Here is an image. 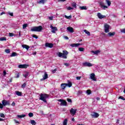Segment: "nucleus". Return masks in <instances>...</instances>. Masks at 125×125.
<instances>
[{"label": "nucleus", "mask_w": 125, "mask_h": 125, "mask_svg": "<svg viewBox=\"0 0 125 125\" xmlns=\"http://www.w3.org/2000/svg\"><path fill=\"white\" fill-rule=\"evenodd\" d=\"M48 95L46 94L41 93L40 95L39 99L40 100H42L45 103H46V102H47L46 99L47 98H48Z\"/></svg>", "instance_id": "f257e3e1"}, {"label": "nucleus", "mask_w": 125, "mask_h": 125, "mask_svg": "<svg viewBox=\"0 0 125 125\" xmlns=\"http://www.w3.org/2000/svg\"><path fill=\"white\" fill-rule=\"evenodd\" d=\"M62 52L63 53L61 52H59L58 56H59V57H62L64 59H67V55H68L69 53L66 50H63Z\"/></svg>", "instance_id": "f03ea898"}, {"label": "nucleus", "mask_w": 125, "mask_h": 125, "mask_svg": "<svg viewBox=\"0 0 125 125\" xmlns=\"http://www.w3.org/2000/svg\"><path fill=\"white\" fill-rule=\"evenodd\" d=\"M42 25L34 26L31 29V32H42Z\"/></svg>", "instance_id": "7ed1b4c3"}, {"label": "nucleus", "mask_w": 125, "mask_h": 125, "mask_svg": "<svg viewBox=\"0 0 125 125\" xmlns=\"http://www.w3.org/2000/svg\"><path fill=\"white\" fill-rule=\"evenodd\" d=\"M59 102H61L60 104V106H67V102L64 100L59 99L58 100Z\"/></svg>", "instance_id": "20e7f679"}, {"label": "nucleus", "mask_w": 125, "mask_h": 125, "mask_svg": "<svg viewBox=\"0 0 125 125\" xmlns=\"http://www.w3.org/2000/svg\"><path fill=\"white\" fill-rule=\"evenodd\" d=\"M2 104L3 106H9L10 105V103L9 102V101H6L5 100L2 101Z\"/></svg>", "instance_id": "39448f33"}, {"label": "nucleus", "mask_w": 125, "mask_h": 125, "mask_svg": "<svg viewBox=\"0 0 125 125\" xmlns=\"http://www.w3.org/2000/svg\"><path fill=\"white\" fill-rule=\"evenodd\" d=\"M110 29V25L108 24H104V32L105 33H109L110 32V30H109Z\"/></svg>", "instance_id": "423d86ee"}, {"label": "nucleus", "mask_w": 125, "mask_h": 125, "mask_svg": "<svg viewBox=\"0 0 125 125\" xmlns=\"http://www.w3.org/2000/svg\"><path fill=\"white\" fill-rule=\"evenodd\" d=\"M29 66L28 64H20L18 67L20 69H27V68Z\"/></svg>", "instance_id": "0eeeda50"}, {"label": "nucleus", "mask_w": 125, "mask_h": 125, "mask_svg": "<svg viewBox=\"0 0 125 125\" xmlns=\"http://www.w3.org/2000/svg\"><path fill=\"white\" fill-rule=\"evenodd\" d=\"M46 47H49V48H52L53 47V44L52 43L46 42L45 44Z\"/></svg>", "instance_id": "6e6552de"}, {"label": "nucleus", "mask_w": 125, "mask_h": 125, "mask_svg": "<svg viewBox=\"0 0 125 125\" xmlns=\"http://www.w3.org/2000/svg\"><path fill=\"white\" fill-rule=\"evenodd\" d=\"M70 113H71V115H73V116H74V115H76V113H77V109L72 108L70 110Z\"/></svg>", "instance_id": "1a4fd4ad"}, {"label": "nucleus", "mask_w": 125, "mask_h": 125, "mask_svg": "<svg viewBox=\"0 0 125 125\" xmlns=\"http://www.w3.org/2000/svg\"><path fill=\"white\" fill-rule=\"evenodd\" d=\"M83 65L85 67H92V64L90 62H85L83 63Z\"/></svg>", "instance_id": "9d476101"}, {"label": "nucleus", "mask_w": 125, "mask_h": 125, "mask_svg": "<svg viewBox=\"0 0 125 125\" xmlns=\"http://www.w3.org/2000/svg\"><path fill=\"white\" fill-rule=\"evenodd\" d=\"M97 16L99 19H103V18H106L105 16L102 15V14H101L100 13H98Z\"/></svg>", "instance_id": "9b49d317"}, {"label": "nucleus", "mask_w": 125, "mask_h": 125, "mask_svg": "<svg viewBox=\"0 0 125 125\" xmlns=\"http://www.w3.org/2000/svg\"><path fill=\"white\" fill-rule=\"evenodd\" d=\"M48 78V74L46 72L44 73V76H43V78L41 79V81H44V80H46V79Z\"/></svg>", "instance_id": "f8f14e48"}, {"label": "nucleus", "mask_w": 125, "mask_h": 125, "mask_svg": "<svg viewBox=\"0 0 125 125\" xmlns=\"http://www.w3.org/2000/svg\"><path fill=\"white\" fill-rule=\"evenodd\" d=\"M90 78L91 80H92L93 81L96 82L97 80L96 78H95V74L94 73H91L90 74Z\"/></svg>", "instance_id": "ddd939ff"}, {"label": "nucleus", "mask_w": 125, "mask_h": 125, "mask_svg": "<svg viewBox=\"0 0 125 125\" xmlns=\"http://www.w3.org/2000/svg\"><path fill=\"white\" fill-rule=\"evenodd\" d=\"M50 28L52 29V33L55 34V31H57V27L53 26L52 25L50 26Z\"/></svg>", "instance_id": "4468645a"}, {"label": "nucleus", "mask_w": 125, "mask_h": 125, "mask_svg": "<svg viewBox=\"0 0 125 125\" xmlns=\"http://www.w3.org/2000/svg\"><path fill=\"white\" fill-rule=\"evenodd\" d=\"M91 116L93 118H98L99 117V114H98L97 112H94V114H91Z\"/></svg>", "instance_id": "2eb2a0df"}, {"label": "nucleus", "mask_w": 125, "mask_h": 125, "mask_svg": "<svg viewBox=\"0 0 125 125\" xmlns=\"http://www.w3.org/2000/svg\"><path fill=\"white\" fill-rule=\"evenodd\" d=\"M67 30L69 33H74V28L73 27H68Z\"/></svg>", "instance_id": "dca6fc26"}, {"label": "nucleus", "mask_w": 125, "mask_h": 125, "mask_svg": "<svg viewBox=\"0 0 125 125\" xmlns=\"http://www.w3.org/2000/svg\"><path fill=\"white\" fill-rule=\"evenodd\" d=\"M81 43H72L70 44V46L72 47H77L79 46V45H81Z\"/></svg>", "instance_id": "f3484780"}, {"label": "nucleus", "mask_w": 125, "mask_h": 125, "mask_svg": "<svg viewBox=\"0 0 125 125\" xmlns=\"http://www.w3.org/2000/svg\"><path fill=\"white\" fill-rule=\"evenodd\" d=\"M116 35V32H109L107 34V36L108 37H113V36H115Z\"/></svg>", "instance_id": "a211bd4d"}, {"label": "nucleus", "mask_w": 125, "mask_h": 125, "mask_svg": "<svg viewBox=\"0 0 125 125\" xmlns=\"http://www.w3.org/2000/svg\"><path fill=\"white\" fill-rule=\"evenodd\" d=\"M47 1V0H41L39 1L38 2V3H42V4H44L45 2Z\"/></svg>", "instance_id": "6ab92c4d"}, {"label": "nucleus", "mask_w": 125, "mask_h": 125, "mask_svg": "<svg viewBox=\"0 0 125 125\" xmlns=\"http://www.w3.org/2000/svg\"><path fill=\"white\" fill-rule=\"evenodd\" d=\"M15 93L17 95H18V96H22V92H21L16 91Z\"/></svg>", "instance_id": "aec40b11"}, {"label": "nucleus", "mask_w": 125, "mask_h": 125, "mask_svg": "<svg viewBox=\"0 0 125 125\" xmlns=\"http://www.w3.org/2000/svg\"><path fill=\"white\" fill-rule=\"evenodd\" d=\"M66 86H67V85L65 83H62L61 85V87H62V89H65V88H66Z\"/></svg>", "instance_id": "412c9836"}, {"label": "nucleus", "mask_w": 125, "mask_h": 125, "mask_svg": "<svg viewBox=\"0 0 125 125\" xmlns=\"http://www.w3.org/2000/svg\"><path fill=\"white\" fill-rule=\"evenodd\" d=\"M91 52L92 53H94V54H95L96 55H97V54H98V53H100V51H99V50L91 51Z\"/></svg>", "instance_id": "4be33fe9"}, {"label": "nucleus", "mask_w": 125, "mask_h": 125, "mask_svg": "<svg viewBox=\"0 0 125 125\" xmlns=\"http://www.w3.org/2000/svg\"><path fill=\"white\" fill-rule=\"evenodd\" d=\"M22 46L23 48H25V49H27V50H28V49H29V48H30V46H29L26 44H23V45H22Z\"/></svg>", "instance_id": "5701e85b"}, {"label": "nucleus", "mask_w": 125, "mask_h": 125, "mask_svg": "<svg viewBox=\"0 0 125 125\" xmlns=\"http://www.w3.org/2000/svg\"><path fill=\"white\" fill-rule=\"evenodd\" d=\"M79 8L81 10H86L87 9V8H86V6H80Z\"/></svg>", "instance_id": "b1692460"}, {"label": "nucleus", "mask_w": 125, "mask_h": 125, "mask_svg": "<svg viewBox=\"0 0 125 125\" xmlns=\"http://www.w3.org/2000/svg\"><path fill=\"white\" fill-rule=\"evenodd\" d=\"M18 118L19 119H22V118H25L26 117V115L25 114H22L21 115H17Z\"/></svg>", "instance_id": "393cba45"}, {"label": "nucleus", "mask_w": 125, "mask_h": 125, "mask_svg": "<svg viewBox=\"0 0 125 125\" xmlns=\"http://www.w3.org/2000/svg\"><path fill=\"white\" fill-rule=\"evenodd\" d=\"M66 86H68V87H71V86H72V82H68V83H65Z\"/></svg>", "instance_id": "a878e982"}, {"label": "nucleus", "mask_w": 125, "mask_h": 125, "mask_svg": "<svg viewBox=\"0 0 125 125\" xmlns=\"http://www.w3.org/2000/svg\"><path fill=\"white\" fill-rule=\"evenodd\" d=\"M71 5L72 7H74V8H77V3L76 2L72 3Z\"/></svg>", "instance_id": "bb28decb"}, {"label": "nucleus", "mask_w": 125, "mask_h": 125, "mask_svg": "<svg viewBox=\"0 0 125 125\" xmlns=\"http://www.w3.org/2000/svg\"><path fill=\"white\" fill-rule=\"evenodd\" d=\"M10 56L11 57H14L15 56H17V53H16V52H13Z\"/></svg>", "instance_id": "cd10ccee"}, {"label": "nucleus", "mask_w": 125, "mask_h": 125, "mask_svg": "<svg viewBox=\"0 0 125 125\" xmlns=\"http://www.w3.org/2000/svg\"><path fill=\"white\" fill-rule=\"evenodd\" d=\"M105 1L108 6H110L111 5V1H110V0H105Z\"/></svg>", "instance_id": "c85d7f7f"}, {"label": "nucleus", "mask_w": 125, "mask_h": 125, "mask_svg": "<svg viewBox=\"0 0 125 125\" xmlns=\"http://www.w3.org/2000/svg\"><path fill=\"white\" fill-rule=\"evenodd\" d=\"M67 123L68 120L67 119H65L63 122V125H67Z\"/></svg>", "instance_id": "c756f323"}, {"label": "nucleus", "mask_w": 125, "mask_h": 125, "mask_svg": "<svg viewBox=\"0 0 125 125\" xmlns=\"http://www.w3.org/2000/svg\"><path fill=\"white\" fill-rule=\"evenodd\" d=\"M15 78H17V79H18V78H20V73H15Z\"/></svg>", "instance_id": "7c9ffc66"}, {"label": "nucleus", "mask_w": 125, "mask_h": 125, "mask_svg": "<svg viewBox=\"0 0 125 125\" xmlns=\"http://www.w3.org/2000/svg\"><path fill=\"white\" fill-rule=\"evenodd\" d=\"M31 124L32 125H37V122L35 120H31Z\"/></svg>", "instance_id": "2f4dec72"}, {"label": "nucleus", "mask_w": 125, "mask_h": 125, "mask_svg": "<svg viewBox=\"0 0 125 125\" xmlns=\"http://www.w3.org/2000/svg\"><path fill=\"white\" fill-rule=\"evenodd\" d=\"M26 85H27V83H23L21 86V88H25Z\"/></svg>", "instance_id": "473e14b6"}, {"label": "nucleus", "mask_w": 125, "mask_h": 125, "mask_svg": "<svg viewBox=\"0 0 125 125\" xmlns=\"http://www.w3.org/2000/svg\"><path fill=\"white\" fill-rule=\"evenodd\" d=\"M0 41L1 42H2L3 41H6V37H1V38H0Z\"/></svg>", "instance_id": "72a5a7b5"}, {"label": "nucleus", "mask_w": 125, "mask_h": 125, "mask_svg": "<svg viewBox=\"0 0 125 125\" xmlns=\"http://www.w3.org/2000/svg\"><path fill=\"white\" fill-rule=\"evenodd\" d=\"M86 93L88 95H89L90 94H91V90H86Z\"/></svg>", "instance_id": "f704fd0d"}, {"label": "nucleus", "mask_w": 125, "mask_h": 125, "mask_svg": "<svg viewBox=\"0 0 125 125\" xmlns=\"http://www.w3.org/2000/svg\"><path fill=\"white\" fill-rule=\"evenodd\" d=\"M84 32L85 33V34H87L88 36H89L90 35V32L86 30H84Z\"/></svg>", "instance_id": "c9c22d12"}, {"label": "nucleus", "mask_w": 125, "mask_h": 125, "mask_svg": "<svg viewBox=\"0 0 125 125\" xmlns=\"http://www.w3.org/2000/svg\"><path fill=\"white\" fill-rule=\"evenodd\" d=\"M64 17H65V18H66V19H69L70 20L72 18V16H68L65 15Z\"/></svg>", "instance_id": "e433bc0d"}, {"label": "nucleus", "mask_w": 125, "mask_h": 125, "mask_svg": "<svg viewBox=\"0 0 125 125\" xmlns=\"http://www.w3.org/2000/svg\"><path fill=\"white\" fill-rule=\"evenodd\" d=\"M28 27V24H24L22 25V29H26Z\"/></svg>", "instance_id": "4c0bfd02"}, {"label": "nucleus", "mask_w": 125, "mask_h": 125, "mask_svg": "<svg viewBox=\"0 0 125 125\" xmlns=\"http://www.w3.org/2000/svg\"><path fill=\"white\" fill-rule=\"evenodd\" d=\"M28 116L30 118H32V117H34V114L33 113L30 112L28 114Z\"/></svg>", "instance_id": "58836bf2"}, {"label": "nucleus", "mask_w": 125, "mask_h": 125, "mask_svg": "<svg viewBox=\"0 0 125 125\" xmlns=\"http://www.w3.org/2000/svg\"><path fill=\"white\" fill-rule=\"evenodd\" d=\"M25 78H27V77H28V76H29V72H26L25 73V74H23V75Z\"/></svg>", "instance_id": "ea45409f"}, {"label": "nucleus", "mask_w": 125, "mask_h": 125, "mask_svg": "<svg viewBox=\"0 0 125 125\" xmlns=\"http://www.w3.org/2000/svg\"><path fill=\"white\" fill-rule=\"evenodd\" d=\"M79 51H82V52L84 51V48L79 47Z\"/></svg>", "instance_id": "a19ab883"}, {"label": "nucleus", "mask_w": 125, "mask_h": 125, "mask_svg": "<svg viewBox=\"0 0 125 125\" xmlns=\"http://www.w3.org/2000/svg\"><path fill=\"white\" fill-rule=\"evenodd\" d=\"M0 117H1V118H5V115H4V114L2 113H0Z\"/></svg>", "instance_id": "79ce46f5"}, {"label": "nucleus", "mask_w": 125, "mask_h": 125, "mask_svg": "<svg viewBox=\"0 0 125 125\" xmlns=\"http://www.w3.org/2000/svg\"><path fill=\"white\" fill-rule=\"evenodd\" d=\"M66 100L69 103H72V99H71L70 98H67Z\"/></svg>", "instance_id": "37998d69"}, {"label": "nucleus", "mask_w": 125, "mask_h": 125, "mask_svg": "<svg viewBox=\"0 0 125 125\" xmlns=\"http://www.w3.org/2000/svg\"><path fill=\"white\" fill-rule=\"evenodd\" d=\"M100 6L102 8V7L104 5V3H103V2H100Z\"/></svg>", "instance_id": "c03bdc74"}, {"label": "nucleus", "mask_w": 125, "mask_h": 125, "mask_svg": "<svg viewBox=\"0 0 125 125\" xmlns=\"http://www.w3.org/2000/svg\"><path fill=\"white\" fill-rule=\"evenodd\" d=\"M119 99H122V100H125V98L124 97L122 96H120L119 97Z\"/></svg>", "instance_id": "a18cd8bd"}, {"label": "nucleus", "mask_w": 125, "mask_h": 125, "mask_svg": "<svg viewBox=\"0 0 125 125\" xmlns=\"http://www.w3.org/2000/svg\"><path fill=\"white\" fill-rule=\"evenodd\" d=\"M5 52H6V53H10V50L5 49Z\"/></svg>", "instance_id": "49530a36"}, {"label": "nucleus", "mask_w": 125, "mask_h": 125, "mask_svg": "<svg viewBox=\"0 0 125 125\" xmlns=\"http://www.w3.org/2000/svg\"><path fill=\"white\" fill-rule=\"evenodd\" d=\"M9 37H13L14 36V33H9Z\"/></svg>", "instance_id": "de8ad7c7"}, {"label": "nucleus", "mask_w": 125, "mask_h": 125, "mask_svg": "<svg viewBox=\"0 0 125 125\" xmlns=\"http://www.w3.org/2000/svg\"><path fill=\"white\" fill-rule=\"evenodd\" d=\"M32 37L34 38L35 39H38L39 37L35 34L32 35Z\"/></svg>", "instance_id": "09e8293b"}, {"label": "nucleus", "mask_w": 125, "mask_h": 125, "mask_svg": "<svg viewBox=\"0 0 125 125\" xmlns=\"http://www.w3.org/2000/svg\"><path fill=\"white\" fill-rule=\"evenodd\" d=\"M102 8H104V9H105V8H108V6L105 5H104L102 7Z\"/></svg>", "instance_id": "8fccbe9b"}, {"label": "nucleus", "mask_w": 125, "mask_h": 125, "mask_svg": "<svg viewBox=\"0 0 125 125\" xmlns=\"http://www.w3.org/2000/svg\"><path fill=\"white\" fill-rule=\"evenodd\" d=\"M73 9H74V8L71 7H68L67 8V10H73Z\"/></svg>", "instance_id": "3c124183"}, {"label": "nucleus", "mask_w": 125, "mask_h": 125, "mask_svg": "<svg viewBox=\"0 0 125 125\" xmlns=\"http://www.w3.org/2000/svg\"><path fill=\"white\" fill-rule=\"evenodd\" d=\"M3 108V105L2 104L0 103V109H2Z\"/></svg>", "instance_id": "603ef678"}, {"label": "nucleus", "mask_w": 125, "mask_h": 125, "mask_svg": "<svg viewBox=\"0 0 125 125\" xmlns=\"http://www.w3.org/2000/svg\"><path fill=\"white\" fill-rule=\"evenodd\" d=\"M14 122L16 124H19L20 125V122H19V121H17V120H16V119L14 120Z\"/></svg>", "instance_id": "864d4df0"}, {"label": "nucleus", "mask_w": 125, "mask_h": 125, "mask_svg": "<svg viewBox=\"0 0 125 125\" xmlns=\"http://www.w3.org/2000/svg\"><path fill=\"white\" fill-rule=\"evenodd\" d=\"M8 14H9V15H10V16L13 17V13L9 12Z\"/></svg>", "instance_id": "5fc2aeb1"}, {"label": "nucleus", "mask_w": 125, "mask_h": 125, "mask_svg": "<svg viewBox=\"0 0 125 125\" xmlns=\"http://www.w3.org/2000/svg\"><path fill=\"white\" fill-rule=\"evenodd\" d=\"M56 71H57V69H55L52 71V73L53 74H54V73H55V72H56Z\"/></svg>", "instance_id": "6e6d98bb"}, {"label": "nucleus", "mask_w": 125, "mask_h": 125, "mask_svg": "<svg viewBox=\"0 0 125 125\" xmlns=\"http://www.w3.org/2000/svg\"><path fill=\"white\" fill-rule=\"evenodd\" d=\"M81 78H82L81 77H76V79L77 80H81Z\"/></svg>", "instance_id": "4d7b16f0"}, {"label": "nucleus", "mask_w": 125, "mask_h": 125, "mask_svg": "<svg viewBox=\"0 0 125 125\" xmlns=\"http://www.w3.org/2000/svg\"><path fill=\"white\" fill-rule=\"evenodd\" d=\"M64 65H65V66H66V67H68V66H69V63H64Z\"/></svg>", "instance_id": "13d9d810"}, {"label": "nucleus", "mask_w": 125, "mask_h": 125, "mask_svg": "<svg viewBox=\"0 0 125 125\" xmlns=\"http://www.w3.org/2000/svg\"><path fill=\"white\" fill-rule=\"evenodd\" d=\"M121 32L122 33H124V34H125V29H123L121 30Z\"/></svg>", "instance_id": "bf43d9fd"}, {"label": "nucleus", "mask_w": 125, "mask_h": 125, "mask_svg": "<svg viewBox=\"0 0 125 125\" xmlns=\"http://www.w3.org/2000/svg\"><path fill=\"white\" fill-rule=\"evenodd\" d=\"M3 14H5V12H2L0 13V15H3Z\"/></svg>", "instance_id": "052dcab7"}, {"label": "nucleus", "mask_w": 125, "mask_h": 125, "mask_svg": "<svg viewBox=\"0 0 125 125\" xmlns=\"http://www.w3.org/2000/svg\"><path fill=\"white\" fill-rule=\"evenodd\" d=\"M11 105L12 106H15V102H13Z\"/></svg>", "instance_id": "680f3d73"}, {"label": "nucleus", "mask_w": 125, "mask_h": 125, "mask_svg": "<svg viewBox=\"0 0 125 125\" xmlns=\"http://www.w3.org/2000/svg\"><path fill=\"white\" fill-rule=\"evenodd\" d=\"M12 82V78L9 79V83H11Z\"/></svg>", "instance_id": "e2e57ef3"}, {"label": "nucleus", "mask_w": 125, "mask_h": 125, "mask_svg": "<svg viewBox=\"0 0 125 125\" xmlns=\"http://www.w3.org/2000/svg\"><path fill=\"white\" fill-rule=\"evenodd\" d=\"M3 73L4 76H5V75H6V71H4Z\"/></svg>", "instance_id": "0e129e2a"}, {"label": "nucleus", "mask_w": 125, "mask_h": 125, "mask_svg": "<svg viewBox=\"0 0 125 125\" xmlns=\"http://www.w3.org/2000/svg\"><path fill=\"white\" fill-rule=\"evenodd\" d=\"M49 19H50V20H52L53 19V17H50L49 18Z\"/></svg>", "instance_id": "69168bd1"}, {"label": "nucleus", "mask_w": 125, "mask_h": 125, "mask_svg": "<svg viewBox=\"0 0 125 125\" xmlns=\"http://www.w3.org/2000/svg\"><path fill=\"white\" fill-rule=\"evenodd\" d=\"M119 122H120V120L117 119V122H116L117 124H120V123Z\"/></svg>", "instance_id": "338daca9"}, {"label": "nucleus", "mask_w": 125, "mask_h": 125, "mask_svg": "<svg viewBox=\"0 0 125 125\" xmlns=\"http://www.w3.org/2000/svg\"><path fill=\"white\" fill-rule=\"evenodd\" d=\"M65 39H66V40H69V37H68L67 36H65Z\"/></svg>", "instance_id": "774afa93"}]
</instances>
